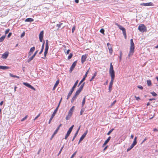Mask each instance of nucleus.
Instances as JSON below:
<instances>
[{"mask_svg": "<svg viewBox=\"0 0 158 158\" xmlns=\"http://www.w3.org/2000/svg\"><path fill=\"white\" fill-rule=\"evenodd\" d=\"M63 24V23H61L59 24H58L56 25V27H58V29L61 27V26Z\"/></svg>", "mask_w": 158, "mask_h": 158, "instance_id": "58836bf2", "label": "nucleus"}, {"mask_svg": "<svg viewBox=\"0 0 158 158\" xmlns=\"http://www.w3.org/2000/svg\"><path fill=\"white\" fill-rule=\"evenodd\" d=\"M87 57V56L86 54H85V55H83L82 56L81 58V62L82 63H83Z\"/></svg>", "mask_w": 158, "mask_h": 158, "instance_id": "4468645a", "label": "nucleus"}, {"mask_svg": "<svg viewBox=\"0 0 158 158\" xmlns=\"http://www.w3.org/2000/svg\"><path fill=\"white\" fill-rule=\"evenodd\" d=\"M140 5L144 6H152L153 5V3L152 2L146 3H141L140 4Z\"/></svg>", "mask_w": 158, "mask_h": 158, "instance_id": "ddd939ff", "label": "nucleus"}, {"mask_svg": "<svg viewBox=\"0 0 158 158\" xmlns=\"http://www.w3.org/2000/svg\"><path fill=\"white\" fill-rule=\"evenodd\" d=\"M85 110V108H82L81 109V110L80 111V115H82L83 114V113L84 112Z\"/></svg>", "mask_w": 158, "mask_h": 158, "instance_id": "f704fd0d", "label": "nucleus"}, {"mask_svg": "<svg viewBox=\"0 0 158 158\" xmlns=\"http://www.w3.org/2000/svg\"><path fill=\"white\" fill-rule=\"evenodd\" d=\"M10 67L7 66H0V69L3 70H6L9 69Z\"/></svg>", "mask_w": 158, "mask_h": 158, "instance_id": "a211bd4d", "label": "nucleus"}, {"mask_svg": "<svg viewBox=\"0 0 158 158\" xmlns=\"http://www.w3.org/2000/svg\"><path fill=\"white\" fill-rule=\"evenodd\" d=\"M48 42H49L48 40H46V42L45 48V51L44 53V57H42V58L45 59L48 53V51L49 48Z\"/></svg>", "mask_w": 158, "mask_h": 158, "instance_id": "7ed1b4c3", "label": "nucleus"}, {"mask_svg": "<svg viewBox=\"0 0 158 158\" xmlns=\"http://www.w3.org/2000/svg\"><path fill=\"white\" fill-rule=\"evenodd\" d=\"M57 111V108L54 111V112L52 114V116H51V118H50L49 121L48 122L49 124H50V123L52 120V119L55 116Z\"/></svg>", "mask_w": 158, "mask_h": 158, "instance_id": "6e6552de", "label": "nucleus"}, {"mask_svg": "<svg viewBox=\"0 0 158 158\" xmlns=\"http://www.w3.org/2000/svg\"><path fill=\"white\" fill-rule=\"evenodd\" d=\"M23 84L28 88H29V87L30 85L29 84L27 83V82H23Z\"/></svg>", "mask_w": 158, "mask_h": 158, "instance_id": "c85d7f7f", "label": "nucleus"}, {"mask_svg": "<svg viewBox=\"0 0 158 158\" xmlns=\"http://www.w3.org/2000/svg\"><path fill=\"white\" fill-rule=\"evenodd\" d=\"M8 55L9 52H6L2 55V58L3 59H6Z\"/></svg>", "mask_w": 158, "mask_h": 158, "instance_id": "f8f14e48", "label": "nucleus"}, {"mask_svg": "<svg viewBox=\"0 0 158 158\" xmlns=\"http://www.w3.org/2000/svg\"><path fill=\"white\" fill-rule=\"evenodd\" d=\"M44 36V31H41L39 35V38L40 41V42H42Z\"/></svg>", "mask_w": 158, "mask_h": 158, "instance_id": "1a4fd4ad", "label": "nucleus"}, {"mask_svg": "<svg viewBox=\"0 0 158 158\" xmlns=\"http://www.w3.org/2000/svg\"><path fill=\"white\" fill-rule=\"evenodd\" d=\"M148 85V86H150L152 85V83L151 81L150 80H147V81Z\"/></svg>", "mask_w": 158, "mask_h": 158, "instance_id": "bb28decb", "label": "nucleus"}, {"mask_svg": "<svg viewBox=\"0 0 158 158\" xmlns=\"http://www.w3.org/2000/svg\"><path fill=\"white\" fill-rule=\"evenodd\" d=\"M35 50V47H32L31 48L30 51V52L33 53V52Z\"/></svg>", "mask_w": 158, "mask_h": 158, "instance_id": "2f4dec72", "label": "nucleus"}, {"mask_svg": "<svg viewBox=\"0 0 158 158\" xmlns=\"http://www.w3.org/2000/svg\"><path fill=\"white\" fill-rule=\"evenodd\" d=\"M77 63V61H75L72 64L69 70L70 72H72L74 68Z\"/></svg>", "mask_w": 158, "mask_h": 158, "instance_id": "9d476101", "label": "nucleus"}, {"mask_svg": "<svg viewBox=\"0 0 158 158\" xmlns=\"http://www.w3.org/2000/svg\"><path fill=\"white\" fill-rule=\"evenodd\" d=\"M116 100H114L111 104L110 106H112L114 105L115 104V103H116Z\"/></svg>", "mask_w": 158, "mask_h": 158, "instance_id": "8fccbe9b", "label": "nucleus"}, {"mask_svg": "<svg viewBox=\"0 0 158 158\" xmlns=\"http://www.w3.org/2000/svg\"><path fill=\"white\" fill-rule=\"evenodd\" d=\"M59 83V80H58L56 81V82L55 84V85L53 86V89H52L53 90H54L56 88L57 86L58 85Z\"/></svg>", "mask_w": 158, "mask_h": 158, "instance_id": "6ab92c4d", "label": "nucleus"}, {"mask_svg": "<svg viewBox=\"0 0 158 158\" xmlns=\"http://www.w3.org/2000/svg\"><path fill=\"white\" fill-rule=\"evenodd\" d=\"M138 29L141 32H144L147 30L146 27L143 24H141L139 25Z\"/></svg>", "mask_w": 158, "mask_h": 158, "instance_id": "39448f33", "label": "nucleus"}, {"mask_svg": "<svg viewBox=\"0 0 158 158\" xmlns=\"http://www.w3.org/2000/svg\"><path fill=\"white\" fill-rule=\"evenodd\" d=\"M5 35H3L0 38V42H2L3 41L5 37Z\"/></svg>", "mask_w": 158, "mask_h": 158, "instance_id": "cd10ccee", "label": "nucleus"}, {"mask_svg": "<svg viewBox=\"0 0 158 158\" xmlns=\"http://www.w3.org/2000/svg\"><path fill=\"white\" fill-rule=\"evenodd\" d=\"M113 84L110 83L109 86V92L110 93L111 92L112 90V88Z\"/></svg>", "mask_w": 158, "mask_h": 158, "instance_id": "5701e85b", "label": "nucleus"}, {"mask_svg": "<svg viewBox=\"0 0 158 158\" xmlns=\"http://www.w3.org/2000/svg\"><path fill=\"white\" fill-rule=\"evenodd\" d=\"M74 109V106H72L69 110L68 113L69 115H72L73 111Z\"/></svg>", "mask_w": 158, "mask_h": 158, "instance_id": "2eb2a0df", "label": "nucleus"}, {"mask_svg": "<svg viewBox=\"0 0 158 158\" xmlns=\"http://www.w3.org/2000/svg\"><path fill=\"white\" fill-rule=\"evenodd\" d=\"M74 125H73L72 126L70 127V128L69 129V130L67 131V133L65 136V137L64 138L65 139H67L68 137H69V135L71 133L73 128V127H74Z\"/></svg>", "mask_w": 158, "mask_h": 158, "instance_id": "423d86ee", "label": "nucleus"}, {"mask_svg": "<svg viewBox=\"0 0 158 158\" xmlns=\"http://www.w3.org/2000/svg\"><path fill=\"white\" fill-rule=\"evenodd\" d=\"M77 152V151L75 152H74L73 154L72 155L71 157L70 158H73V157H74L75 155L76 154V153Z\"/></svg>", "mask_w": 158, "mask_h": 158, "instance_id": "a18cd8bd", "label": "nucleus"}, {"mask_svg": "<svg viewBox=\"0 0 158 158\" xmlns=\"http://www.w3.org/2000/svg\"><path fill=\"white\" fill-rule=\"evenodd\" d=\"M44 44H45V41H44L43 43V44H42V47L41 48V51L39 53V54H41L43 52V51L44 49Z\"/></svg>", "mask_w": 158, "mask_h": 158, "instance_id": "aec40b11", "label": "nucleus"}, {"mask_svg": "<svg viewBox=\"0 0 158 158\" xmlns=\"http://www.w3.org/2000/svg\"><path fill=\"white\" fill-rule=\"evenodd\" d=\"M9 31H10V30L9 29H7L5 31V34H7L9 32Z\"/></svg>", "mask_w": 158, "mask_h": 158, "instance_id": "680f3d73", "label": "nucleus"}, {"mask_svg": "<svg viewBox=\"0 0 158 158\" xmlns=\"http://www.w3.org/2000/svg\"><path fill=\"white\" fill-rule=\"evenodd\" d=\"M70 51V50L69 49H68V50H67L66 52V54H69Z\"/></svg>", "mask_w": 158, "mask_h": 158, "instance_id": "0e129e2a", "label": "nucleus"}, {"mask_svg": "<svg viewBox=\"0 0 158 158\" xmlns=\"http://www.w3.org/2000/svg\"><path fill=\"white\" fill-rule=\"evenodd\" d=\"M135 145L133 144V143H132V144L131 145L130 148L132 149V148L134 147Z\"/></svg>", "mask_w": 158, "mask_h": 158, "instance_id": "6e6d98bb", "label": "nucleus"}, {"mask_svg": "<svg viewBox=\"0 0 158 158\" xmlns=\"http://www.w3.org/2000/svg\"><path fill=\"white\" fill-rule=\"evenodd\" d=\"M78 95H77V94H76H76L75 93V94L74 95V96H73V97H75V98H77V96H78Z\"/></svg>", "mask_w": 158, "mask_h": 158, "instance_id": "774afa93", "label": "nucleus"}, {"mask_svg": "<svg viewBox=\"0 0 158 158\" xmlns=\"http://www.w3.org/2000/svg\"><path fill=\"white\" fill-rule=\"evenodd\" d=\"M29 88L31 89H32L34 91L35 90V89L31 85H30Z\"/></svg>", "mask_w": 158, "mask_h": 158, "instance_id": "c03bdc74", "label": "nucleus"}, {"mask_svg": "<svg viewBox=\"0 0 158 158\" xmlns=\"http://www.w3.org/2000/svg\"><path fill=\"white\" fill-rule=\"evenodd\" d=\"M88 133V130H87L81 136V137L79 140V142H78V144H79V143H80V142L82 141L84 139V138H85V137L86 135H87V133Z\"/></svg>", "mask_w": 158, "mask_h": 158, "instance_id": "0eeeda50", "label": "nucleus"}, {"mask_svg": "<svg viewBox=\"0 0 158 158\" xmlns=\"http://www.w3.org/2000/svg\"><path fill=\"white\" fill-rule=\"evenodd\" d=\"M11 35H12L11 33V32L9 33L7 35V37L8 38H9L11 36Z\"/></svg>", "mask_w": 158, "mask_h": 158, "instance_id": "e2e57ef3", "label": "nucleus"}, {"mask_svg": "<svg viewBox=\"0 0 158 158\" xmlns=\"http://www.w3.org/2000/svg\"><path fill=\"white\" fill-rule=\"evenodd\" d=\"M40 115V114H38L35 118L34 119V120H35Z\"/></svg>", "mask_w": 158, "mask_h": 158, "instance_id": "864d4df0", "label": "nucleus"}, {"mask_svg": "<svg viewBox=\"0 0 158 158\" xmlns=\"http://www.w3.org/2000/svg\"><path fill=\"white\" fill-rule=\"evenodd\" d=\"M137 139V137L136 136H135L134 138V141L133 143L135 145H136L137 143V141H136V139Z\"/></svg>", "mask_w": 158, "mask_h": 158, "instance_id": "473e14b6", "label": "nucleus"}, {"mask_svg": "<svg viewBox=\"0 0 158 158\" xmlns=\"http://www.w3.org/2000/svg\"><path fill=\"white\" fill-rule=\"evenodd\" d=\"M76 98H75V97H73V98H72V99H71V102L72 103H73L74 101L76 99Z\"/></svg>", "mask_w": 158, "mask_h": 158, "instance_id": "49530a36", "label": "nucleus"}, {"mask_svg": "<svg viewBox=\"0 0 158 158\" xmlns=\"http://www.w3.org/2000/svg\"><path fill=\"white\" fill-rule=\"evenodd\" d=\"M24 35H25V32H23L21 35V37L22 38V37H23V36H24Z\"/></svg>", "mask_w": 158, "mask_h": 158, "instance_id": "4d7b16f0", "label": "nucleus"}, {"mask_svg": "<svg viewBox=\"0 0 158 158\" xmlns=\"http://www.w3.org/2000/svg\"><path fill=\"white\" fill-rule=\"evenodd\" d=\"M78 82V80H77L76 81L75 83H74V85H73V87H72V88L71 89V90L73 91H74V90L75 89V88L76 87L77 85Z\"/></svg>", "mask_w": 158, "mask_h": 158, "instance_id": "f3484780", "label": "nucleus"}, {"mask_svg": "<svg viewBox=\"0 0 158 158\" xmlns=\"http://www.w3.org/2000/svg\"><path fill=\"white\" fill-rule=\"evenodd\" d=\"M109 74L111 77V80L110 83L113 84L115 77V72L113 69V66L112 63L110 64V68L109 69Z\"/></svg>", "mask_w": 158, "mask_h": 158, "instance_id": "f257e3e1", "label": "nucleus"}, {"mask_svg": "<svg viewBox=\"0 0 158 158\" xmlns=\"http://www.w3.org/2000/svg\"><path fill=\"white\" fill-rule=\"evenodd\" d=\"M83 88V87L81 85L80 87L79 88V89L81 90H82Z\"/></svg>", "mask_w": 158, "mask_h": 158, "instance_id": "69168bd1", "label": "nucleus"}, {"mask_svg": "<svg viewBox=\"0 0 158 158\" xmlns=\"http://www.w3.org/2000/svg\"><path fill=\"white\" fill-rule=\"evenodd\" d=\"M137 87L138 88H139L141 89H143V87L142 86L138 85L137 86Z\"/></svg>", "mask_w": 158, "mask_h": 158, "instance_id": "3c124183", "label": "nucleus"}, {"mask_svg": "<svg viewBox=\"0 0 158 158\" xmlns=\"http://www.w3.org/2000/svg\"><path fill=\"white\" fill-rule=\"evenodd\" d=\"M135 98L136 99L137 101H139V100L140 99V98L139 97H137L136 96H135Z\"/></svg>", "mask_w": 158, "mask_h": 158, "instance_id": "bf43d9fd", "label": "nucleus"}, {"mask_svg": "<svg viewBox=\"0 0 158 158\" xmlns=\"http://www.w3.org/2000/svg\"><path fill=\"white\" fill-rule=\"evenodd\" d=\"M62 124H60V125L57 128L56 130H57V131H58V130H59L60 128V127L61 126Z\"/></svg>", "mask_w": 158, "mask_h": 158, "instance_id": "09e8293b", "label": "nucleus"}, {"mask_svg": "<svg viewBox=\"0 0 158 158\" xmlns=\"http://www.w3.org/2000/svg\"><path fill=\"white\" fill-rule=\"evenodd\" d=\"M27 116H26L24 118H23L21 120V121H24L25 120L27 117Z\"/></svg>", "mask_w": 158, "mask_h": 158, "instance_id": "603ef678", "label": "nucleus"}, {"mask_svg": "<svg viewBox=\"0 0 158 158\" xmlns=\"http://www.w3.org/2000/svg\"><path fill=\"white\" fill-rule=\"evenodd\" d=\"M78 131H77L75 133V134H74V136L75 137H76L77 136L78 134Z\"/></svg>", "mask_w": 158, "mask_h": 158, "instance_id": "052dcab7", "label": "nucleus"}, {"mask_svg": "<svg viewBox=\"0 0 158 158\" xmlns=\"http://www.w3.org/2000/svg\"><path fill=\"white\" fill-rule=\"evenodd\" d=\"M58 131H57V130H55V131L54 132V133H53V134H52V135L51 138H50V140H51L52 139H53V137H54V136H55V135L57 134V133Z\"/></svg>", "mask_w": 158, "mask_h": 158, "instance_id": "b1692460", "label": "nucleus"}, {"mask_svg": "<svg viewBox=\"0 0 158 158\" xmlns=\"http://www.w3.org/2000/svg\"><path fill=\"white\" fill-rule=\"evenodd\" d=\"M34 21V19L32 18H28L26 19L25 20V22H31Z\"/></svg>", "mask_w": 158, "mask_h": 158, "instance_id": "412c9836", "label": "nucleus"}, {"mask_svg": "<svg viewBox=\"0 0 158 158\" xmlns=\"http://www.w3.org/2000/svg\"><path fill=\"white\" fill-rule=\"evenodd\" d=\"M110 139H111L110 136H109L108 137L107 139L105 141L104 143L103 144L102 146V147H104L105 146V145H106L107 143L109 142V141L110 140Z\"/></svg>", "mask_w": 158, "mask_h": 158, "instance_id": "dca6fc26", "label": "nucleus"}, {"mask_svg": "<svg viewBox=\"0 0 158 158\" xmlns=\"http://www.w3.org/2000/svg\"><path fill=\"white\" fill-rule=\"evenodd\" d=\"M64 144L63 145V146H62V147L61 148L60 151L58 153V156H59L61 153L62 149H63V148H64Z\"/></svg>", "mask_w": 158, "mask_h": 158, "instance_id": "c756f323", "label": "nucleus"}, {"mask_svg": "<svg viewBox=\"0 0 158 158\" xmlns=\"http://www.w3.org/2000/svg\"><path fill=\"white\" fill-rule=\"evenodd\" d=\"M9 75L11 77H13L14 78H19V77L16 75H14L11 73H10Z\"/></svg>", "mask_w": 158, "mask_h": 158, "instance_id": "a878e982", "label": "nucleus"}, {"mask_svg": "<svg viewBox=\"0 0 158 158\" xmlns=\"http://www.w3.org/2000/svg\"><path fill=\"white\" fill-rule=\"evenodd\" d=\"M85 77H84L81 80V81L79 82V83L78 84V86H79V85H80L81 84V83L85 80Z\"/></svg>", "mask_w": 158, "mask_h": 158, "instance_id": "7c9ffc66", "label": "nucleus"}, {"mask_svg": "<svg viewBox=\"0 0 158 158\" xmlns=\"http://www.w3.org/2000/svg\"><path fill=\"white\" fill-rule=\"evenodd\" d=\"M81 91V90L78 89V90L75 93L76 95L77 94L78 95L80 93Z\"/></svg>", "mask_w": 158, "mask_h": 158, "instance_id": "e433bc0d", "label": "nucleus"}, {"mask_svg": "<svg viewBox=\"0 0 158 158\" xmlns=\"http://www.w3.org/2000/svg\"><path fill=\"white\" fill-rule=\"evenodd\" d=\"M109 50L110 53L111 54H112V52H113V50H112V48L109 49Z\"/></svg>", "mask_w": 158, "mask_h": 158, "instance_id": "5fc2aeb1", "label": "nucleus"}, {"mask_svg": "<svg viewBox=\"0 0 158 158\" xmlns=\"http://www.w3.org/2000/svg\"><path fill=\"white\" fill-rule=\"evenodd\" d=\"M38 51V50H37L36 51H35V52L34 53L33 55L28 59V60H27V62H30L31 60H32L35 57V56L36 55Z\"/></svg>", "mask_w": 158, "mask_h": 158, "instance_id": "9b49d317", "label": "nucleus"}, {"mask_svg": "<svg viewBox=\"0 0 158 158\" xmlns=\"http://www.w3.org/2000/svg\"><path fill=\"white\" fill-rule=\"evenodd\" d=\"M130 51L128 55L129 56L132 55L134 52L135 45L132 39L130 40Z\"/></svg>", "mask_w": 158, "mask_h": 158, "instance_id": "f03ea898", "label": "nucleus"}, {"mask_svg": "<svg viewBox=\"0 0 158 158\" xmlns=\"http://www.w3.org/2000/svg\"><path fill=\"white\" fill-rule=\"evenodd\" d=\"M75 27L74 26L72 28V33H73L74 32V31H75Z\"/></svg>", "mask_w": 158, "mask_h": 158, "instance_id": "de8ad7c7", "label": "nucleus"}, {"mask_svg": "<svg viewBox=\"0 0 158 158\" xmlns=\"http://www.w3.org/2000/svg\"><path fill=\"white\" fill-rule=\"evenodd\" d=\"M85 98H86V97L85 96L84 98H83L82 102V107H83L84 106V105L85 104Z\"/></svg>", "mask_w": 158, "mask_h": 158, "instance_id": "393cba45", "label": "nucleus"}, {"mask_svg": "<svg viewBox=\"0 0 158 158\" xmlns=\"http://www.w3.org/2000/svg\"><path fill=\"white\" fill-rule=\"evenodd\" d=\"M90 69V68H89L87 70V71L86 72V73H85V76L84 77H85V78H86V77L87 74H88V73H89Z\"/></svg>", "mask_w": 158, "mask_h": 158, "instance_id": "4c0bfd02", "label": "nucleus"}, {"mask_svg": "<svg viewBox=\"0 0 158 158\" xmlns=\"http://www.w3.org/2000/svg\"><path fill=\"white\" fill-rule=\"evenodd\" d=\"M61 99H62V98L61 99H60V102H59V104H58V105L57 106V107H56V109L57 108V110H58V108H59V106H60V103L61 101Z\"/></svg>", "mask_w": 158, "mask_h": 158, "instance_id": "13d9d810", "label": "nucleus"}, {"mask_svg": "<svg viewBox=\"0 0 158 158\" xmlns=\"http://www.w3.org/2000/svg\"><path fill=\"white\" fill-rule=\"evenodd\" d=\"M114 128H112L110 130L109 132L107 133V135H109L113 131V130H114Z\"/></svg>", "mask_w": 158, "mask_h": 158, "instance_id": "c9c22d12", "label": "nucleus"}, {"mask_svg": "<svg viewBox=\"0 0 158 158\" xmlns=\"http://www.w3.org/2000/svg\"><path fill=\"white\" fill-rule=\"evenodd\" d=\"M122 54V51H120V56H119L120 61L121 60Z\"/></svg>", "mask_w": 158, "mask_h": 158, "instance_id": "37998d69", "label": "nucleus"}, {"mask_svg": "<svg viewBox=\"0 0 158 158\" xmlns=\"http://www.w3.org/2000/svg\"><path fill=\"white\" fill-rule=\"evenodd\" d=\"M115 25L118 26L120 30L122 31L123 33L124 36L125 38H126V34L125 28L122 27L121 25L118 24V23H116Z\"/></svg>", "mask_w": 158, "mask_h": 158, "instance_id": "20e7f679", "label": "nucleus"}, {"mask_svg": "<svg viewBox=\"0 0 158 158\" xmlns=\"http://www.w3.org/2000/svg\"><path fill=\"white\" fill-rule=\"evenodd\" d=\"M71 116L72 115H69L68 113V115L66 117V119L67 120H69Z\"/></svg>", "mask_w": 158, "mask_h": 158, "instance_id": "ea45409f", "label": "nucleus"}, {"mask_svg": "<svg viewBox=\"0 0 158 158\" xmlns=\"http://www.w3.org/2000/svg\"><path fill=\"white\" fill-rule=\"evenodd\" d=\"M73 92V91L70 90V91L68 93V94L67 96V99L68 100L69 98L71 96V94H72Z\"/></svg>", "mask_w": 158, "mask_h": 158, "instance_id": "4be33fe9", "label": "nucleus"}, {"mask_svg": "<svg viewBox=\"0 0 158 158\" xmlns=\"http://www.w3.org/2000/svg\"><path fill=\"white\" fill-rule=\"evenodd\" d=\"M95 78V77L94 76H92L91 79L90 80V81H92L93 79H94Z\"/></svg>", "mask_w": 158, "mask_h": 158, "instance_id": "338daca9", "label": "nucleus"}, {"mask_svg": "<svg viewBox=\"0 0 158 158\" xmlns=\"http://www.w3.org/2000/svg\"><path fill=\"white\" fill-rule=\"evenodd\" d=\"M73 54L72 53H70L69 54V55L68 56V60H70L73 56Z\"/></svg>", "mask_w": 158, "mask_h": 158, "instance_id": "72a5a7b5", "label": "nucleus"}, {"mask_svg": "<svg viewBox=\"0 0 158 158\" xmlns=\"http://www.w3.org/2000/svg\"><path fill=\"white\" fill-rule=\"evenodd\" d=\"M151 94H152V95L153 96H156L157 95V94L155 92H151Z\"/></svg>", "mask_w": 158, "mask_h": 158, "instance_id": "a19ab883", "label": "nucleus"}, {"mask_svg": "<svg viewBox=\"0 0 158 158\" xmlns=\"http://www.w3.org/2000/svg\"><path fill=\"white\" fill-rule=\"evenodd\" d=\"M100 32L103 34H104V30L103 29H101L100 31Z\"/></svg>", "mask_w": 158, "mask_h": 158, "instance_id": "79ce46f5", "label": "nucleus"}]
</instances>
